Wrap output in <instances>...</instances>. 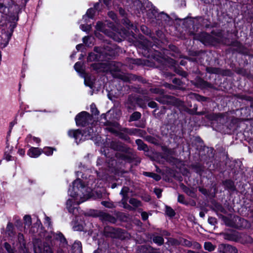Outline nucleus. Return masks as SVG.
I'll list each match as a JSON object with an SVG mask.
<instances>
[{
	"instance_id": "obj_36",
	"label": "nucleus",
	"mask_w": 253,
	"mask_h": 253,
	"mask_svg": "<svg viewBox=\"0 0 253 253\" xmlns=\"http://www.w3.org/2000/svg\"><path fill=\"white\" fill-rule=\"evenodd\" d=\"M118 136L120 138L124 139L125 140L128 141L130 140L129 137L127 134L124 133L120 132L118 134Z\"/></svg>"
},
{
	"instance_id": "obj_48",
	"label": "nucleus",
	"mask_w": 253,
	"mask_h": 253,
	"mask_svg": "<svg viewBox=\"0 0 253 253\" xmlns=\"http://www.w3.org/2000/svg\"><path fill=\"white\" fill-rule=\"evenodd\" d=\"M208 222L211 225H214L216 223V219L212 217H210L208 219Z\"/></svg>"
},
{
	"instance_id": "obj_16",
	"label": "nucleus",
	"mask_w": 253,
	"mask_h": 253,
	"mask_svg": "<svg viewBox=\"0 0 253 253\" xmlns=\"http://www.w3.org/2000/svg\"><path fill=\"white\" fill-rule=\"evenodd\" d=\"M136 143L138 146V149L139 150H143L145 152H147L149 150L148 146L145 144L143 141L141 139H136Z\"/></svg>"
},
{
	"instance_id": "obj_34",
	"label": "nucleus",
	"mask_w": 253,
	"mask_h": 253,
	"mask_svg": "<svg viewBox=\"0 0 253 253\" xmlns=\"http://www.w3.org/2000/svg\"><path fill=\"white\" fill-rule=\"evenodd\" d=\"M177 201L178 202L187 205L188 203L185 200V197L183 195L179 194L178 196Z\"/></svg>"
},
{
	"instance_id": "obj_37",
	"label": "nucleus",
	"mask_w": 253,
	"mask_h": 253,
	"mask_svg": "<svg viewBox=\"0 0 253 253\" xmlns=\"http://www.w3.org/2000/svg\"><path fill=\"white\" fill-rule=\"evenodd\" d=\"M218 115L214 114H207L206 117L210 120H215L217 118Z\"/></svg>"
},
{
	"instance_id": "obj_55",
	"label": "nucleus",
	"mask_w": 253,
	"mask_h": 253,
	"mask_svg": "<svg viewBox=\"0 0 253 253\" xmlns=\"http://www.w3.org/2000/svg\"><path fill=\"white\" fill-rule=\"evenodd\" d=\"M141 217L143 220H146L148 217V214L146 212L143 211L141 213Z\"/></svg>"
},
{
	"instance_id": "obj_39",
	"label": "nucleus",
	"mask_w": 253,
	"mask_h": 253,
	"mask_svg": "<svg viewBox=\"0 0 253 253\" xmlns=\"http://www.w3.org/2000/svg\"><path fill=\"white\" fill-rule=\"evenodd\" d=\"M96 28L97 30L104 32V24L101 22H98L96 25Z\"/></svg>"
},
{
	"instance_id": "obj_63",
	"label": "nucleus",
	"mask_w": 253,
	"mask_h": 253,
	"mask_svg": "<svg viewBox=\"0 0 253 253\" xmlns=\"http://www.w3.org/2000/svg\"><path fill=\"white\" fill-rule=\"evenodd\" d=\"M195 114L197 115H203L206 114V112L205 111L196 112H195Z\"/></svg>"
},
{
	"instance_id": "obj_40",
	"label": "nucleus",
	"mask_w": 253,
	"mask_h": 253,
	"mask_svg": "<svg viewBox=\"0 0 253 253\" xmlns=\"http://www.w3.org/2000/svg\"><path fill=\"white\" fill-rule=\"evenodd\" d=\"M4 247L8 253H14L12 249H11L10 245L8 243H4Z\"/></svg>"
},
{
	"instance_id": "obj_56",
	"label": "nucleus",
	"mask_w": 253,
	"mask_h": 253,
	"mask_svg": "<svg viewBox=\"0 0 253 253\" xmlns=\"http://www.w3.org/2000/svg\"><path fill=\"white\" fill-rule=\"evenodd\" d=\"M176 73H177L178 74H179V75H181V76H183V77H186V76H187V73H186V72H184V71H180V70H178L176 71Z\"/></svg>"
},
{
	"instance_id": "obj_53",
	"label": "nucleus",
	"mask_w": 253,
	"mask_h": 253,
	"mask_svg": "<svg viewBox=\"0 0 253 253\" xmlns=\"http://www.w3.org/2000/svg\"><path fill=\"white\" fill-rule=\"evenodd\" d=\"M154 192L157 196L158 198H160L161 196L162 190L160 189L157 188L155 189Z\"/></svg>"
},
{
	"instance_id": "obj_59",
	"label": "nucleus",
	"mask_w": 253,
	"mask_h": 253,
	"mask_svg": "<svg viewBox=\"0 0 253 253\" xmlns=\"http://www.w3.org/2000/svg\"><path fill=\"white\" fill-rule=\"evenodd\" d=\"M141 30L144 33H146L147 34H148V29L146 27L144 26H142L141 27Z\"/></svg>"
},
{
	"instance_id": "obj_7",
	"label": "nucleus",
	"mask_w": 253,
	"mask_h": 253,
	"mask_svg": "<svg viewBox=\"0 0 253 253\" xmlns=\"http://www.w3.org/2000/svg\"><path fill=\"white\" fill-rule=\"evenodd\" d=\"M218 251L219 253H238L237 249L235 247L226 244L219 245Z\"/></svg>"
},
{
	"instance_id": "obj_1",
	"label": "nucleus",
	"mask_w": 253,
	"mask_h": 253,
	"mask_svg": "<svg viewBox=\"0 0 253 253\" xmlns=\"http://www.w3.org/2000/svg\"><path fill=\"white\" fill-rule=\"evenodd\" d=\"M122 64L120 62H111L109 63V70L114 78L121 79L125 82L136 80L137 78L133 74H125L121 72Z\"/></svg>"
},
{
	"instance_id": "obj_49",
	"label": "nucleus",
	"mask_w": 253,
	"mask_h": 253,
	"mask_svg": "<svg viewBox=\"0 0 253 253\" xmlns=\"http://www.w3.org/2000/svg\"><path fill=\"white\" fill-rule=\"evenodd\" d=\"M172 83L179 86L181 85L182 84V82H181V81L177 78L173 79L172 80Z\"/></svg>"
},
{
	"instance_id": "obj_58",
	"label": "nucleus",
	"mask_w": 253,
	"mask_h": 253,
	"mask_svg": "<svg viewBox=\"0 0 253 253\" xmlns=\"http://www.w3.org/2000/svg\"><path fill=\"white\" fill-rule=\"evenodd\" d=\"M127 200H126V199H122L121 200V203L122 204V205H123V207L125 208V207H126V206L128 204L127 203Z\"/></svg>"
},
{
	"instance_id": "obj_31",
	"label": "nucleus",
	"mask_w": 253,
	"mask_h": 253,
	"mask_svg": "<svg viewBox=\"0 0 253 253\" xmlns=\"http://www.w3.org/2000/svg\"><path fill=\"white\" fill-rule=\"evenodd\" d=\"M183 191L188 196H190L192 197H194V196H195V193L193 192V191L187 187H185L183 188Z\"/></svg>"
},
{
	"instance_id": "obj_47",
	"label": "nucleus",
	"mask_w": 253,
	"mask_h": 253,
	"mask_svg": "<svg viewBox=\"0 0 253 253\" xmlns=\"http://www.w3.org/2000/svg\"><path fill=\"white\" fill-rule=\"evenodd\" d=\"M55 234V233H49L48 234V235H47L46 236H45V240L47 241V242H51V239L53 238V234Z\"/></svg>"
},
{
	"instance_id": "obj_44",
	"label": "nucleus",
	"mask_w": 253,
	"mask_h": 253,
	"mask_svg": "<svg viewBox=\"0 0 253 253\" xmlns=\"http://www.w3.org/2000/svg\"><path fill=\"white\" fill-rule=\"evenodd\" d=\"M195 98L198 101L202 102L206 101L207 99L206 97L198 94H195Z\"/></svg>"
},
{
	"instance_id": "obj_33",
	"label": "nucleus",
	"mask_w": 253,
	"mask_h": 253,
	"mask_svg": "<svg viewBox=\"0 0 253 253\" xmlns=\"http://www.w3.org/2000/svg\"><path fill=\"white\" fill-rule=\"evenodd\" d=\"M90 110L92 114L94 115H98L99 113V111H98L96 106L94 104L92 103L90 105Z\"/></svg>"
},
{
	"instance_id": "obj_27",
	"label": "nucleus",
	"mask_w": 253,
	"mask_h": 253,
	"mask_svg": "<svg viewBox=\"0 0 253 253\" xmlns=\"http://www.w3.org/2000/svg\"><path fill=\"white\" fill-rule=\"evenodd\" d=\"M153 241L154 243L160 246L163 245L164 242L163 238L160 236H154L153 238Z\"/></svg>"
},
{
	"instance_id": "obj_30",
	"label": "nucleus",
	"mask_w": 253,
	"mask_h": 253,
	"mask_svg": "<svg viewBox=\"0 0 253 253\" xmlns=\"http://www.w3.org/2000/svg\"><path fill=\"white\" fill-rule=\"evenodd\" d=\"M54 149L50 147L44 148L42 152L47 156L51 155L53 154Z\"/></svg>"
},
{
	"instance_id": "obj_2",
	"label": "nucleus",
	"mask_w": 253,
	"mask_h": 253,
	"mask_svg": "<svg viewBox=\"0 0 253 253\" xmlns=\"http://www.w3.org/2000/svg\"><path fill=\"white\" fill-rule=\"evenodd\" d=\"M225 224L231 227L235 228H246L250 227V223L246 219L241 218L238 216H234L231 220L226 218Z\"/></svg>"
},
{
	"instance_id": "obj_20",
	"label": "nucleus",
	"mask_w": 253,
	"mask_h": 253,
	"mask_svg": "<svg viewBox=\"0 0 253 253\" xmlns=\"http://www.w3.org/2000/svg\"><path fill=\"white\" fill-rule=\"evenodd\" d=\"M129 192V188L128 187L124 186L120 192V195L122 196V199L128 200Z\"/></svg>"
},
{
	"instance_id": "obj_5",
	"label": "nucleus",
	"mask_w": 253,
	"mask_h": 253,
	"mask_svg": "<svg viewBox=\"0 0 253 253\" xmlns=\"http://www.w3.org/2000/svg\"><path fill=\"white\" fill-rule=\"evenodd\" d=\"M92 119V116L85 111H83L78 114L75 118L77 125L82 126L88 125L91 121Z\"/></svg>"
},
{
	"instance_id": "obj_23",
	"label": "nucleus",
	"mask_w": 253,
	"mask_h": 253,
	"mask_svg": "<svg viewBox=\"0 0 253 253\" xmlns=\"http://www.w3.org/2000/svg\"><path fill=\"white\" fill-rule=\"evenodd\" d=\"M84 134L85 137L88 136V137L91 138L95 135L94 129L92 127L87 128L85 131H84Z\"/></svg>"
},
{
	"instance_id": "obj_14",
	"label": "nucleus",
	"mask_w": 253,
	"mask_h": 253,
	"mask_svg": "<svg viewBox=\"0 0 253 253\" xmlns=\"http://www.w3.org/2000/svg\"><path fill=\"white\" fill-rule=\"evenodd\" d=\"M73 253H82V244L79 241L75 242L72 246Z\"/></svg>"
},
{
	"instance_id": "obj_64",
	"label": "nucleus",
	"mask_w": 253,
	"mask_h": 253,
	"mask_svg": "<svg viewBox=\"0 0 253 253\" xmlns=\"http://www.w3.org/2000/svg\"><path fill=\"white\" fill-rule=\"evenodd\" d=\"M125 209H126L128 210H129V211H131L133 209H134L133 208H132V207L130 206L129 204H127L126 207H125Z\"/></svg>"
},
{
	"instance_id": "obj_25",
	"label": "nucleus",
	"mask_w": 253,
	"mask_h": 253,
	"mask_svg": "<svg viewBox=\"0 0 253 253\" xmlns=\"http://www.w3.org/2000/svg\"><path fill=\"white\" fill-rule=\"evenodd\" d=\"M144 174L145 176L153 178L156 181H159L161 178V177L160 175L153 172H144Z\"/></svg>"
},
{
	"instance_id": "obj_18",
	"label": "nucleus",
	"mask_w": 253,
	"mask_h": 253,
	"mask_svg": "<svg viewBox=\"0 0 253 253\" xmlns=\"http://www.w3.org/2000/svg\"><path fill=\"white\" fill-rule=\"evenodd\" d=\"M225 187L231 191H234L235 190V186L234 182L231 180H226L223 182Z\"/></svg>"
},
{
	"instance_id": "obj_15",
	"label": "nucleus",
	"mask_w": 253,
	"mask_h": 253,
	"mask_svg": "<svg viewBox=\"0 0 253 253\" xmlns=\"http://www.w3.org/2000/svg\"><path fill=\"white\" fill-rule=\"evenodd\" d=\"M211 36L206 33L201 34L200 41L204 44L209 43L211 41Z\"/></svg>"
},
{
	"instance_id": "obj_50",
	"label": "nucleus",
	"mask_w": 253,
	"mask_h": 253,
	"mask_svg": "<svg viewBox=\"0 0 253 253\" xmlns=\"http://www.w3.org/2000/svg\"><path fill=\"white\" fill-rule=\"evenodd\" d=\"M164 86L166 87L169 88L170 89H175L176 88V86L175 85H173L172 84H168V83H165L164 84Z\"/></svg>"
},
{
	"instance_id": "obj_54",
	"label": "nucleus",
	"mask_w": 253,
	"mask_h": 253,
	"mask_svg": "<svg viewBox=\"0 0 253 253\" xmlns=\"http://www.w3.org/2000/svg\"><path fill=\"white\" fill-rule=\"evenodd\" d=\"M182 244L187 247H191L192 246L191 242L187 240H184Z\"/></svg>"
},
{
	"instance_id": "obj_61",
	"label": "nucleus",
	"mask_w": 253,
	"mask_h": 253,
	"mask_svg": "<svg viewBox=\"0 0 253 253\" xmlns=\"http://www.w3.org/2000/svg\"><path fill=\"white\" fill-rule=\"evenodd\" d=\"M125 132L129 134H132L133 133V131L132 130L126 128L125 129Z\"/></svg>"
},
{
	"instance_id": "obj_45",
	"label": "nucleus",
	"mask_w": 253,
	"mask_h": 253,
	"mask_svg": "<svg viewBox=\"0 0 253 253\" xmlns=\"http://www.w3.org/2000/svg\"><path fill=\"white\" fill-rule=\"evenodd\" d=\"M88 58H89L90 60H91V59L95 60V59H97L98 58H100L101 56H100V55H98V54H95L94 53H91L89 54Z\"/></svg>"
},
{
	"instance_id": "obj_13",
	"label": "nucleus",
	"mask_w": 253,
	"mask_h": 253,
	"mask_svg": "<svg viewBox=\"0 0 253 253\" xmlns=\"http://www.w3.org/2000/svg\"><path fill=\"white\" fill-rule=\"evenodd\" d=\"M100 217L103 220L109 221L111 223H115L116 219L111 214L103 212L100 214Z\"/></svg>"
},
{
	"instance_id": "obj_29",
	"label": "nucleus",
	"mask_w": 253,
	"mask_h": 253,
	"mask_svg": "<svg viewBox=\"0 0 253 253\" xmlns=\"http://www.w3.org/2000/svg\"><path fill=\"white\" fill-rule=\"evenodd\" d=\"M137 104L141 108H146L145 102L144 101L142 97H137L136 99Z\"/></svg>"
},
{
	"instance_id": "obj_22",
	"label": "nucleus",
	"mask_w": 253,
	"mask_h": 253,
	"mask_svg": "<svg viewBox=\"0 0 253 253\" xmlns=\"http://www.w3.org/2000/svg\"><path fill=\"white\" fill-rule=\"evenodd\" d=\"M14 226L12 223L8 222L7 223L6 228V233L8 235V236H12L14 235Z\"/></svg>"
},
{
	"instance_id": "obj_35",
	"label": "nucleus",
	"mask_w": 253,
	"mask_h": 253,
	"mask_svg": "<svg viewBox=\"0 0 253 253\" xmlns=\"http://www.w3.org/2000/svg\"><path fill=\"white\" fill-rule=\"evenodd\" d=\"M27 139L28 141H30V140H33L34 142H35L37 143H39L41 141V140L40 138L36 137L35 136H32L31 134H29L27 136Z\"/></svg>"
},
{
	"instance_id": "obj_60",
	"label": "nucleus",
	"mask_w": 253,
	"mask_h": 253,
	"mask_svg": "<svg viewBox=\"0 0 253 253\" xmlns=\"http://www.w3.org/2000/svg\"><path fill=\"white\" fill-rule=\"evenodd\" d=\"M94 50L97 52L100 53H103L104 52L103 51H102V49L99 48L97 47H95Z\"/></svg>"
},
{
	"instance_id": "obj_41",
	"label": "nucleus",
	"mask_w": 253,
	"mask_h": 253,
	"mask_svg": "<svg viewBox=\"0 0 253 253\" xmlns=\"http://www.w3.org/2000/svg\"><path fill=\"white\" fill-rule=\"evenodd\" d=\"M75 69L78 72H81L82 70V65L81 62H78L74 65Z\"/></svg>"
},
{
	"instance_id": "obj_28",
	"label": "nucleus",
	"mask_w": 253,
	"mask_h": 253,
	"mask_svg": "<svg viewBox=\"0 0 253 253\" xmlns=\"http://www.w3.org/2000/svg\"><path fill=\"white\" fill-rule=\"evenodd\" d=\"M166 214L169 217H173L175 214L174 211L169 206L166 207Z\"/></svg>"
},
{
	"instance_id": "obj_32",
	"label": "nucleus",
	"mask_w": 253,
	"mask_h": 253,
	"mask_svg": "<svg viewBox=\"0 0 253 253\" xmlns=\"http://www.w3.org/2000/svg\"><path fill=\"white\" fill-rule=\"evenodd\" d=\"M150 91L151 93L155 94H163L164 93V91L163 89L158 88H150Z\"/></svg>"
},
{
	"instance_id": "obj_24",
	"label": "nucleus",
	"mask_w": 253,
	"mask_h": 253,
	"mask_svg": "<svg viewBox=\"0 0 253 253\" xmlns=\"http://www.w3.org/2000/svg\"><path fill=\"white\" fill-rule=\"evenodd\" d=\"M141 114L139 112H134L129 117V122H133L138 120L140 119Z\"/></svg>"
},
{
	"instance_id": "obj_3",
	"label": "nucleus",
	"mask_w": 253,
	"mask_h": 253,
	"mask_svg": "<svg viewBox=\"0 0 253 253\" xmlns=\"http://www.w3.org/2000/svg\"><path fill=\"white\" fill-rule=\"evenodd\" d=\"M85 187L82 181L80 179L75 180L72 184V187L69 189V194L72 197L78 196H81L84 194Z\"/></svg>"
},
{
	"instance_id": "obj_19",
	"label": "nucleus",
	"mask_w": 253,
	"mask_h": 253,
	"mask_svg": "<svg viewBox=\"0 0 253 253\" xmlns=\"http://www.w3.org/2000/svg\"><path fill=\"white\" fill-rule=\"evenodd\" d=\"M75 201L71 199H69L66 202V207L68 211L70 213L74 212L75 208L74 206Z\"/></svg>"
},
{
	"instance_id": "obj_57",
	"label": "nucleus",
	"mask_w": 253,
	"mask_h": 253,
	"mask_svg": "<svg viewBox=\"0 0 253 253\" xmlns=\"http://www.w3.org/2000/svg\"><path fill=\"white\" fill-rule=\"evenodd\" d=\"M109 14V16H110V17H111L113 20H115V19H116V14H115L114 13H113V12H110L109 13V14Z\"/></svg>"
},
{
	"instance_id": "obj_51",
	"label": "nucleus",
	"mask_w": 253,
	"mask_h": 253,
	"mask_svg": "<svg viewBox=\"0 0 253 253\" xmlns=\"http://www.w3.org/2000/svg\"><path fill=\"white\" fill-rule=\"evenodd\" d=\"M169 242L172 245H178L180 244V242L176 239H171L169 240Z\"/></svg>"
},
{
	"instance_id": "obj_46",
	"label": "nucleus",
	"mask_w": 253,
	"mask_h": 253,
	"mask_svg": "<svg viewBox=\"0 0 253 253\" xmlns=\"http://www.w3.org/2000/svg\"><path fill=\"white\" fill-rule=\"evenodd\" d=\"M81 28H82V30L84 31H88L90 30V29H91V26L90 25H82L81 26Z\"/></svg>"
},
{
	"instance_id": "obj_62",
	"label": "nucleus",
	"mask_w": 253,
	"mask_h": 253,
	"mask_svg": "<svg viewBox=\"0 0 253 253\" xmlns=\"http://www.w3.org/2000/svg\"><path fill=\"white\" fill-rule=\"evenodd\" d=\"M5 159L7 161H10L11 160V156L9 154H5Z\"/></svg>"
},
{
	"instance_id": "obj_21",
	"label": "nucleus",
	"mask_w": 253,
	"mask_h": 253,
	"mask_svg": "<svg viewBox=\"0 0 253 253\" xmlns=\"http://www.w3.org/2000/svg\"><path fill=\"white\" fill-rule=\"evenodd\" d=\"M129 203L134 207V209L142 206V203L137 199L132 198L129 200Z\"/></svg>"
},
{
	"instance_id": "obj_4",
	"label": "nucleus",
	"mask_w": 253,
	"mask_h": 253,
	"mask_svg": "<svg viewBox=\"0 0 253 253\" xmlns=\"http://www.w3.org/2000/svg\"><path fill=\"white\" fill-rule=\"evenodd\" d=\"M156 100L163 104L172 105L177 107L184 106L183 102L172 96L164 95L156 98Z\"/></svg>"
},
{
	"instance_id": "obj_38",
	"label": "nucleus",
	"mask_w": 253,
	"mask_h": 253,
	"mask_svg": "<svg viewBox=\"0 0 253 253\" xmlns=\"http://www.w3.org/2000/svg\"><path fill=\"white\" fill-rule=\"evenodd\" d=\"M95 13V10L93 8L89 9L86 12V15L90 18H92Z\"/></svg>"
},
{
	"instance_id": "obj_17",
	"label": "nucleus",
	"mask_w": 253,
	"mask_h": 253,
	"mask_svg": "<svg viewBox=\"0 0 253 253\" xmlns=\"http://www.w3.org/2000/svg\"><path fill=\"white\" fill-rule=\"evenodd\" d=\"M206 71L210 74H223L222 70L219 68L208 67L206 69Z\"/></svg>"
},
{
	"instance_id": "obj_42",
	"label": "nucleus",
	"mask_w": 253,
	"mask_h": 253,
	"mask_svg": "<svg viewBox=\"0 0 253 253\" xmlns=\"http://www.w3.org/2000/svg\"><path fill=\"white\" fill-rule=\"evenodd\" d=\"M101 204L105 206V207L108 208H112L114 207V205L113 203H111L107 201H102L101 202Z\"/></svg>"
},
{
	"instance_id": "obj_8",
	"label": "nucleus",
	"mask_w": 253,
	"mask_h": 253,
	"mask_svg": "<svg viewBox=\"0 0 253 253\" xmlns=\"http://www.w3.org/2000/svg\"><path fill=\"white\" fill-rule=\"evenodd\" d=\"M69 137L74 138L76 142L78 143L84 136V133L80 129H70L68 131Z\"/></svg>"
},
{
	"instance_id": "obj_9",
	"label": "nucleus",
	"mask_w": 253,
	"mask_h": 253,
	"mask_svg": "<svg viewBox=\"0 0 253 253\" xmlns=\"http://www.w3.org/2000/svg\"><path fill=\"white\" fill-rule=\"evenodd\" d=\"M110 147L114 150L125 151L126 150V146L119 141H112L110 144Z\"/></svg>"
},
{
	"instance_id": "obj_43",
	"label": "nucleus",
	"mask_w": 253,
	"mask_h": 253,
	"mask_svg": "<svg viewBox=\"0 0 253 253\" xmlns=\"http://www.w3.org/2000/svg\"><path fill=\"white\" fill-rule=\"evenodd\" d=\"M24 218L25 223L29 226L32 223L31 216L28 215H26Z\"/></svg>"
},
{
	"instance_id": "obj_12",
	"label": "nucleus",
	"mask_w": 253,
	"mask_h": 253,
	"mask_svg": "<svg viewBox=\"0 0 253 253\" xmlns=\"http://www.w3.org/2000/svg\"><path fill=\"white\" fill-rule=\"evenodd\" d=\"M12 32V31H11V33L8 34L6 33H2L1 38V39H3V42H1L0 45L2 47H4L7 45L11 37Z\"/></svg>"
},
{
	"instance_id": "obj_52",
	"label": "nucleus",
	"mask_w": 253,
	"mask_h": 253,
	"mask_svg": "<svg viewBox=\"0 0 253 253\" xmlns=\"http://www.w3.org/2000/svg\"><path fill=\"white\" fill-rule=\"evenodd\" d=\"M148 105L149 107L152 108H155L157 107V104L154 101H150L148 103Z\"/></svg>"
},
{
	"instance_id": "obj_10",
	"label": "nucleus",
	"mask_w": 253,
	"mask_h": 253,
	"mask_svg": "<svg viewBox=\"0 0 253 253\" xmlns=\"http://www.w3.org/2000/svg\"><path fill=\"white\" fill-rule=\"evenodd\" d=\"M53 235V240L59 241L60 245L61 247H65L67 244V242L66 239L63 236V235L61 233H56Z\"/></svg>"
},
{
	"instance_id": "obj_6",
	"label": "nucleus",
	"mask_w": 253,
	"mask_h": 253,
	"mask_svg": "<svg viewBox=\"0 0 253 253\" xmlns=\"http://www.w3.org/2000/svg\"><path fill=\"white\" fill-rule=\"evenodd\" d=\"M104 235L106 237L113 238H121L123 233V230L120 228H115L111 226H106L104 229Z\"/></svg>"
},
{
	"instance_id": "obj_11",
	"label": "nucleus",
	"mask_w": 253,
	"mask_h": 253,
	"mask_svg": "<svg viewBox=\"0 0 253 253\" xmlns=\"http://www.w3.org/2000/svg\"><path fill=\"white\" fill-rule=\"evenodd\" d=\"M42 151L39 148L31 147L28 152V155L32 158H37L42 154Z\"/></svg>"
},
{
	"instance_id": "obj_26",
	"label": "nucleus",
	"mask_w": 253,
	"mask_h": 253,
	"mask_svg": "<svg viewBox=\"0 0 253 253\" xmlns=\"http://www.w3.org/2000/svg\"><path fill=\"white\" fill-rule=\"evenodd\" d=\"M204 249L209 252H212L215 250V246L213 245L211 242H207L204 244Z\"/></svg>"
}]
</instances>
